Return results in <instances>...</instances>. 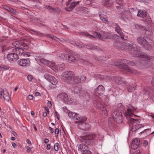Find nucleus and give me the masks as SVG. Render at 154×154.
Here are the masks:
<instances>
[{
    "mask_svg": "<svg viewBox=\"0 0 154 154\" xmlns=\"http://www.w3.org/2000/svg\"><path fill=\"white\" fill-rule=\"evenodd\" d=\"M121 44L123 47H121V48L125 50L128 49L133 56L139 57L142 60H148L146 65V68H151L152 66V62L154 61V57L148 55L144 53L140 52L136 45H132L125 43Z\"/></svg>",
    "mask_w": 154,
    "mask_h": 154,
    "instance_id": "f257e3e1",
    "label": "nucleus"
},
{
    "mask_svg": "<svg viewBox=\"0 0 154 154\" xmlns=\"http://www.w3.org/2000/svg\"><path fill=\"white\" fill-rule=\"evenodd\" d=\"M137 112V108L131 106L127 109L125 114V116L126 117H128V118H127V119L128 123L129 126L132 125V131H135L141 127L140 125L135 124L137 122L136 120L130 117L133 116H136L134 114Z\"/></svg>",
    "mask_w": 154,
    "mask_h": 154,
    "instance_id": "f03ea898",
    "label": "nucleus"
},
{
    "mask_svg": "<svg viewBox=\"0 0 154 154\" xmlns=\"http://www.w3.org/2000/svg\"><path fill=\"white\" fill-rule=\"evenodd\" d=\"M45 55L43 54H37L35 56V59L37 61H40L42 63L45 65L53 69H55L58 70H62L65 68V64L63 63L56 66L55 63L53 62H50L44 59Z\"/></svg>",
    "mask_w": 154,
    "mask_h": 154,
    "instance_id": "7ed1b4c3",
    "label": "nucleus"
},
{
    "mask_svg": "<svg viewBox=\"0 0 154 154\" xmlns=\"http://www.w3.org/2000/svg\"><path fill=\"white\" fill-rule=\"evenodd\" d=\"M100 137L99 134H96L94 133L87 132L85 133L83 135L79 137V139L81 142L89 145V144H93L94 140L96 139L100 140L101 137Z\"/></svg>",
    "mask_w": 154,
    "mask_h": 154,
    "instance_id": "20e7f679",
    "label": "nucleus"
},
{
    "mask_svg": "<svg viewBox=\"0 0 154 154\" xmlns=\"http://www.w3.org/2000/svg\"><path fill=\"white\" fill-rule=\"evenodd\" d=\"M135 65V63L133 61L128 60H123L120 61L119 62L116 63V68H119L122 69L127 72H130L133 74H138L139 72L134 70H132L128 66H133Z\"/></svg>",
    "mask_w": 154,
    "mask_h": 154,
    "instance_id": "39448f33",
    "label": "nucleus"
},
{
    "mask_svg": "<svg viewBox=\"0 0 154 154\" xmlns=\"http://www.w3.org/2000/svg\"><path fill=\"white\" fill-rule=\"evenodd\" d=\"M94 35L96 38L101 40L103 39L104 38L108 39L111 38H113L114 36L111 33L100 30L95 31L94 33Z\"/></svg>",
    "mask_w": 154,
    "mask_h": 154,
    "instance_id": "423d86ee",
    "label": "nucleus"
},
{
    "mask_svg": "<svg viewBox=\"0 0 154 154\" xmlns=\"http://www.w3.org/2000/svg\"><path fill=\"white\" fill-rule=\"evenodd\" d=\"M58 99L64 101L65 103L68 104H71L73 102V99L68 97L67 94L65 93H61L58 94L57 96Z\"/></svg>",
    "mask_w": 154,
    "mask_h": 154,
    "instance_id": "0eeeda50",
    "label": "nucleus"
},
{
    "mask_svg": "<svg viewBox=\"0 0 154 154\" xmlns=\"http://www.w3.org/2000/svg\"><path fill=\"white\" fill-rule=\"evenodd\" d=\"M75 78L74 75V73L71 71H67L63 72L61 75L62 79L64 81H68L71 80Z\"/></svg>",
    "mask_w": 154,
    "mask_h": 154,
    "instance_id": "6e6552de",
    "label": "nucleus"
},
{
    "mask_svg": "<svg viewBox=\"0 0 154 154\" xmlns=\"http://www.w3.org/2000/svg\"><path fill=\"white\" fill-rule=\"evenodd\" d=\"M138 43L142 45L146 49L149 50L151 48L152 46L146 41L144 38L140 37L137 38Z\"/></svg>",
    "mask_w": 154,
    "mask_h": 154,
    "instance_id": "1a4fd4ad",
    "label": "nucleus"
},
{
    "mask_svg": "<svg viewBox=\"0 0 154 154\" xmlns=\"http://www.w3.org/2000/svg\"><path fill=\"white\" fill-rule=\"evenodd\" d=\"M8 60L11 63H13L15 62L18 59L19 57L18 54L15 52L10 53L7 56Z\"/></svg>",
    "mask_w": 154,
    "mask_h": 154,
    "instance_id": "9d476101",
    "label": "nucleus"
},
{
    "mask_svg": "<svg viewBox=\"0 0 154 154\" xmlns=\"http://www.w3.org/2000/svg\"><path fill=\"white\" fill-rule=\"evenodd\" d=\"M2 97L4 100L9 102H11L10 97L8 92L7 91L3 90L2 89H0V98Z\"/></svg>",
    "mask_w": 154,
    "mask_h": 154,
    "instance_id": "9b49d317",
    "label": "nucleus"
},
{
    "mask_svg": "<svg viewBox=\"0 0 154 154\" xmlns=\"http://www.w3.org/2000/svg\"><path fill=\"white\" fill-rule=\"evenodd\" d=\"M87 118L85 116L81 117L80 119L79 120V121L76 122L77 123H78V128L83 130H85L84 126L86 125L85 123L87 120Z\"/></svg>",
    "mask_w": 154,
    "mask_h": 154,
    "instance_id": "f8f14e48",
    "label": "nucleus"
},
{
    "mask_svg": "<svg viewBox=\"0 0 154 154\" xmlns=\"http://www.w3.org/2000/svg\"><path fill=\"white\" fill-rule=\"evenodd\" d=\"M44 76L46 79L48 81L53 85H55L58 83V81L55 78L50 75L46 74Z\"/></svg>",
    "mask_w": 154,
    "mask_h": 154,
    "instance_id": "ddd939ff",
    "label": "nucleus"
},
{
    "mask_svg": "<svg viewBox=\"0 0 154 154\" xmlns=\"http://www.w3.org/2000/svg\"><path fill=\"white\" fill-rule=\"evenodd\" d=\"M99 15L102 21L105 23H108V21L106 16V13L103 11H101L99 13Z\"/></svg>",
    "mask_w": 154,
    "mask_h": 154,
    "instance_id": "4468645a",
    "label": "nucleus"
},
{
    "mask_svg": "<svg viewBox=\"0 0 154 154\" xmlns=\"http://www.w3.org/2000/svg\"><path fill=\"white\" fill-rule=\"evenodd\" d=\"M30 61L29 59H22L18 61V64L20 66H25L30 65Z\"/></svg>",
    "mask_w": 154,
    "mask_h": 154,
    "instance_id": "2eb2a0df",
    "label": "nucleus"
},
{
    "mask_svg": "<svg viewBox=\"0 0 154 154\" xmlns=\"http://www.w3.org/2000/svg\"><path fill=\"white\" fill-rule=\"evenodd\" d=\"M116 32H117V33L119 34V35H116V38H117L119 39L117 37L119 38L121 40L125 39V38L124 37V35L123 33L122 32L120 28L119 27L118 25L116 24Z\"/></svg>",
    "mask_w": 154,
    "mask_h": 154,
    "instance_id": "dca6fc26",
    "label": "nucleus"
},
{
    "mask_svg": "<svg viewBox=\"0 0 154 154\" xmlns=\"http://www.w3.org/2000/svg\"><path fill=\"white\" fill-rule=\"evenodd\" d=\"M68 116L70 118L76 120L80 119L81 118L78 114L74 112L69 111L68 113Z\"/></svg>",
    "mask_w": 154,
    "mask_h": 154,
    "instance_id": "f3484780",
    "label": "nucleus"
},
{
    "mask_svg": "<svg viewBox=\"0 0 154 154\" xmlns=\"http://www.w3.org/2000/svg\"><path fill=\"white\" fill-rule=\"evenodd\" d=\"M140 143L139 139L136 138L134 139L131 145V148L133 149H137L139 146Z\"/></svg>",
    "mask_w": 154,
    "mask_h": 154,
    "instance_id": "a211bd4d",
    "label": "nucleus"
},
{
    "mask_svg": "<svg viewBox=\"0 0 154 154\" xmlns=\"http://www.w3.org/2000/svg\"><path fill=\"white\" fill-rule=\"evenodd\" d=\"M144 21L145 23L149 24V27L148 28V29H145V28H144V30L146 31H149L150 30H152L151 29L152 28V23L150 17L149 16H146V17L144 20Z\"/></svg>",
    "mask_w": 154,
    "mask_h": 154,
    "instance_id": "6ab92c4d",
    "label": "nucleus"
},
{
    "mask_svg": "<svg viewBox=\"0 0 154 154\" xmlns=\"http://www.w3.org/2000/svg\"><path fill=\"white\" fill-rule=\"evenodd\" d=\"M100 109L102 110L103 116L104 117H106L107 116V112L105 108L104 107L103 105L101 103H98L96 105Z\"/></svg>",
    "mask_w": 154,
    "mask_h": 154,
    "instance_id": "aec40b11",
    "label": "nucleus"
},
{
    "mask_svg": "<svg viewBox=\"0 0 154 154\" xmlns=\"http://www.w3.org/2000/svg\"><path fill=\"white\" fill-rule=\"evenodd\" d=\"M143 92L144 94L149 96L150 94H152L154 92V91L149 87H145L144 88Z\"/></svg>",
    "mask_w": 154,
    "mask_h": 154,
    "instance_id": "412c9836",
    "label": "nucleus"
},
{
    "mask_svg": "<svg viewBox=\"0 0 154 154\" xmlns=\"http://www.w3.org/2000/svg\"><path fill=\"white\" fill-rule=\"evenodd\" d=\"M12 51L13 52H15L17 54H19L20 55H23L25 52L24 49L20 47L17 49L13 48Z\"/></svg>",
    "mask_w": 154,
    "mask_h": 154,
    "instance_id": "4be33fe9",
    "label": "nucleus"
},
{
    "mask_svg": "<svg viewBox=\"0 0 154 154\" xmlns=\"http://www.w3.org/2000/svg\"><path fill=\"white\" fill-rule=\"evenodd\" d=\"M79 3V2H73L71 3L70 6L68 7H66L65 9L66 10L68 11H71L72 9Z\"/></svg>",
    "mask_w": 154,
    "mask_h": 154,
    "instance_id": "5701e85b",
    "label": "nucleus"
},
{
    "mask_svg": "<svg viewBox=\"0 0 154 154\" xmlns=\"http://www.w3.org/2000/svg\"><path fill=\"white\" fill-rule=\"evenodd\" d=\"M137 16L141 17L144 18L147 16V13L144 10H140L138 11Z\"/></svg>",
    "mask_w": 154,
    "mask_h": 154,
    "instance_id": "b1692460",
    "label": "nucleus"
},
{
    "mask_svg": "<svg viewBox=\"0 0 154 154\" xmlns=\"http://www.w3.org/2000/svg\"><path fill=\"white\" fill-rule=\"evenodd\" d=\"M104 89L105 88L102 85H100L95 89V93L98 94H100L104 91Z\"/></svg>",
    "mask_w": 154,
    "mask_h": 154,
    "instance_id": "393cba45",
    "label": "nucleus"
},
{
    "mask_svg": "<svg viewBox=\"0 0 154 154\" xmlns=\"http://www.w3.org/2000/svg\"><path fill=\"white\" fill-rule=\"evenodd\" d=\"M86 79V77L84 75L81 76L79 78L77 76L75 77V78L74 79V81L75 83H78L81 80L84 81Z\"/></svg>",
    "mask_w": 154,
    "mask_h": 154,
    "instance_id": "a878e982",
    "label": "nucleus"
},
{
    "mask_svg": "<svg viewBox=\"0 0 154 154\" xmlns=\"http://www.w3.org/2000/svg\"><path fill=\"white\" fill-rule=\"evenodd\" d=\"M87 146V145L84 144L82 143L79 145L78 147V150L82 152H83V151H85L86 149Z\"/></svg>",
    "mask_w": 154,
    "mask_h": 154,
    "instance_id": "bb28decb",
    "label": "nucleus"
},
{
    "mask_svg": "<svg viewBox=\"0 0 154 154\" xmlns=\"http://www.w3.org/2000/svg\"><path fill=\"white\" fill-rule=\"evenodd\" d=\"M118 113H119L118 116L117 118H116V119H117L118 122L116 121V122H118V123H122V112H117V113H116V115H118Z\"/></svg>",
    "mask_w": 154,
    "mask_h": 154,
    "instance_id": "cd10ccee",
    "label": "nucleus"
},
{
    "mask_svg": "<svg viewBox=\"0 0 154 154\" xmlns=\"http://www.w3.org/2000/svg\"><path fill=\"white\" fill-rule=\"evenodd\" d=\"M26 30L27 31L32 33V34H35L36 35H38L39 36H41L43 35L42 33L36 31H34L32 30H31L28 28L26 29Z\"/></svg>",
    "mask_w": 154,
    "mask_h": 154,
    "instance_id": "c85d7f7f",
    "label": "nucleus"
},
{
    "mask_svg": "<svg viewBox=\"0 0 154 154\" xmlns=\"http://www.w3.org/2000/svg\"><path fill=\"white\" fill-rule=\"evenodd\" d=\"M12 39H11L10 37H2L0 38V42L4 41L6 43L11 42L10 41H11Z\"/></svg>",
    "mask_w": 154,
    "mask_h": 154,
    "instance_id": "c756f323",
    "label": "nucleus"
},
{
    "mask_svg": "<svg viewBox=\"0 0 154 154\" xmlns=\"http://www.w3.org/2000/svg\"><path fill=\"white\" fill-rule=\"evenodd\" d=\"M71 53L72 55L69 56V60L71 62L74 61L75 60V58L73 56H78V55L75 53L73 52H71Z\"/></svg>",
    "mask_w": 154,
    "mask_h": 154,
    "instance_id": "7c9ffc66",
    "label": "nucleus"
},
{
    "mask_svg": "<svg viewBox=\"0 0 154 154\" xmlns=\"http://www.w3.org/2000/svg\"><path fill=\"white\" fill-rule=\"evenodd\" d=\"M13 46L15 47L16 49H17L20 47L21 41H15L12 43Z\"/></svg>",
    "mask_w": 154,
    "mask_h": 154,
    "instance_id": "2f4dec72",
    "label": "nucleus"
},
{
    "mask_svg": "<svg viewBox=\"0 0 154 154\" xmlns=\"http://www.w3.org/2000/svg\"><path fill=\"white\" fill-rule=\"evenodd\" d=\"M136 89L135 86L133 84H130L128 85V90L130 92L134 91Z\"/></svg>",
    "mask_w": 154,
    "mask_h": 154,
    "instance_id": "473e14b6",
    "label": "nucleus"
},
{
    "mask_svg": "<svg viewBox=\"0 0 154 154\" xmlns=\"http://www.w3.org/2000/svg\"><path fill=\"white\" fill-rule=\"evenodd\" d=\"M59 56L62 59L68 60H69V55L68 54H60Z\"/></svg>",
    "mask_w": 154,
    "mask_h": 154,
    "instance_id": "72a5a7b5",
    "label": "nucleus"
},
{
    "mask_svg": "<svg viewBox=\"0 0 154 154\" xmlns=\"http://www.w3.org/2000/svg\"><path fill=\"white\" fill-rule=\"evenodd\" d=\"M9 68V67L8 66L4 65H2L0 66V71H4L8 70Z\"/></svg>",
    "mask_w": 154,
    "mask_h": 154,
    "instance_id": "f704fd0d",
    "label": "nucleus"
},
{
    "mask_svg": "<svg viewBox=\"0 0 154 154\" xmlns=\"http://www.w3.org/2000/svg\"><path fill=\"white\" fill-rule=\"evenodd\" d=\"M86 47L88 49H97V46L94 45H92L91 44H89L86 46Z\"/></svg>",
    "mask_w": 154,
    "mask_h": 154,
    "instance_id": "c9c22d12",
    "label": "nucleus"
},
{
    "mask_svg": "<svg viewBox=\"0 0 154 154\" xmlns=\"http://www.w3.org/2000/svg\"><path fill=\"white\" fill-rule=\"evenodd\" d=\"M109 56L107 57V58H106V57L104 58H103V57H94L95 59L96 60H98V61H100L102 60H107L109 58Z\"/></svg>",
    "mask_w": 154,
    "mask_h": 154,
    "instance_id": "e433bc0d",
    "label": "nucleus"
},
{
    "mask_svg": "<svg viewBox=\"0 0 154 154\" xmlns=\"http://www.w3.org/2000/svg\"><path fill=\"white\" fill-rule=\"evenodd\" d=\"M45 111L43 113V116L44 117H46L48 114L49 113V110L48 108L45 107Z\"/></svg>",
    "mask_w": 154,
    "mask_h": 154,
    "instance_id": "4c0bfd02",
    "label": "nucleus"
},
{
    "mask_svg": "<svg viewBox=\"0 0 154 154\" xmlns=\"http://www.w3.org/2000/svg\"><path fill=\"white\" fill-rule=\"evenodd\" d=\"M20 47L22 48L23 49H26L28 48V46L26 43L21 41Z\"/></svg>",
    "mask_w": 154,
    "mask_h": 154,
    "instance_id": "58836bf2",
    "label": "nucleus"
},
{
    "mask_svg": "<svg viewBox=\"0 0 154 154\" xmlns=\"http://www.w3.org/2000/svg\"><path fill=\"white\" fill-rule=\"evenodd\" d=\"M81 35H82L84 36H88L90 38H94V36L90 35L89 33L87 32H81Z\"/></svg>",
    "mask_w": 154,
    "mask_h": 154,
    "instance_id": "ea45409f",
    "label": "nucleus"
},
{
    "mask_svg": "<svg viewBox=\"0 0 154 154\" xmlns=\"http://www.w3.org/2000/svg\"><path fill=\"white\" fill-rule=\"evenodd\" d=\"M81 90V88L75 86L74 88V91L75 93H79Z\"/></svg>",
    "mask_w": 154,
    "mask_h": 154,
    "instance_id": "a19ab883",
    "label": "nucleus"
},
{
    "mask_svg": "<svg viewBox=\"0 0 154 154\" xmlns=\"http://www.w3.org/2000/svg\"><path fill=\"white\" fill-rule=\"evenodd\" d=\"M80 96L83 97L86 96L87 94V91L86 90L81 91L80 92Z\"/></svg>",
    "mask_w": 154,
    "mask_h": 154,
    "instance_id": "79ce46f5",
    "label": "nucleus"
},
{
    "mask_svg": "<svg viewBox=\"0 0 154 154\" xmlns=\"http://www.w3.org/2000/svg\"><path fill=\"white\" fill-rule=\"evenodd\" d=\"M45 8L48 9H49L51 11H54V9L52 7L49 5H46L45 6Z\"/></svg>",
    "mask_w": 154,
    "mask_h": 154,
    "instance_id": "37998d69",
    "label": "nucleus"
},
{
    "mask_svg": "<svg viewBox=\"0 0 154 154\" xmlns=\"http://www.w3.org/2000/svg\"><path fill=\"white\" fill-rule=\"evenodd\" d=\"M82 154H92V153L90 150L86 149L85 151H83Z\"/></svg>",
    "mask_w": 154,
    "mask_h": 154,
    "instance_id": "c03bdc74",
    "label": "nucleus"
},
{
    "mask_svg": "<svg viewBox=\"0 0 154 154\" xmlns=\"http://www.w3.org/2000/svg\"><path fill=\"white\" fill-rule=\"evenodd\" d=\"M75 45L78 47L79 48H82L84 46L83 43L81 42H77L75 44Z\"/></svg>",
    "mask_w": 154,
    "mask_h": 154,
    "instance_id": "a18cd8bd",
    "label": "nucleus"
},
{
    "mask_svg": "<svg viewBox=\"0 0 154 154\" xmlns=\"http://www.w3.org/2000/svg\"><path fill=\"white\" fill-rule=\"evenodd\" d=\"M59 143H56L54 145V149L56 151H58L59 150Z\"/></svg>",
    "mask_w": 154,
    "mask_h": 154,
    "instance_id": "49530a36",
    "label": "nucleus"
},
{
    "mask_svg": "<svg viewBox=\"0 0 154 154\" xmlns=\"http://www.w3.org/2000/svg\"><path fill=\"white\" fill-rule=\"evenodd\" d=\"M8 8L7 9V10H8L9 12H10L13 13H15V11L14 9L10 7H8Z\"/></svg>",
    "mask_w": 154,
    "mask_h": 154,
    "instance_id": "de8ad7c7",
    "label": "nucleus"
},
{
    "mask_svg": "<svg viewBox=\"0 0 154 154\" xmlns=\"http://www.w3.org/2000/svg\"><path fill=\"white\" fill-rule=\"evenodd\" d=\"M80 62L82 63H83L84 64H88V62L86 61H85V60H83V59H81L80 60Z\"/></svg>",
    "mask_w": 154,
    "mask_h": 154,
    "instance_id": "09e8293b",
    "label": "nucleus"
},
{
    "mask_svg": "<svg viewBox=\"0 0 154 154\" xmlns=\"http://www.w3.org/2000/svg\"><path fill=\"white\" fill-rule=\"evenodd\" d=\"M33 79V77L32 75H29L27 76V79L29 81H31Z\"/></svg>",
    "mask_w": 154,
    "mask_h": 154,
    "instance_id": "8fccbe9b",
    "label": "nucleus"
},
{
    "mask_svg": "<svg viewBox=\"0 0 154 154\" xmlns=\"http://www.w3.org/2000/svg\"><path fill=\"white\" fill-rule=\"evenodd\" d=\"M118 79H119L118 80V83L119 84H122V82L123 81V79H122V78H118Z\"/></svg>",
    "mask_w": 154,
    "mask_h": 154,
    "instance_id": "3c124183",
    "label": "nucleus"
},
{
    "mask_svg": "<svg viewBox=\"0 0 154 154\" xmlns=\"http://www.w3.org/2000/svg\"><path fill=\"white\" fill-rule=\"evenodd\" d=\"M26 149L27 150V152H31L32 149L29 146H26Z\"/></svg>",
    "mask_w": 154,
    "mask_h": 154,
    "instance_id": "603ef678",
    "label": "nucleus"
},
{
    "mask_svg": "<svg viewBox=\"0 0 154 154\" xmlns=\"http://www.w3.org/2000/svg\"><path fill=\"white\" fill-rule=\"evenodd\" d=\"M59 132V130L58 128H57L55 129V134H58Z\"/></svg>",
    "mask_w": 154,
    "mask_h": 154,
    "instance_id": "864d4df0",
    "label": "nucleus"
},
{
    "mask_svg": "<svg viewBox=\"0 0 154 154\" xmlns=\"http://www.w3.org/2000/svg\"><path fill=\"white\" fill-rule=\"evenodd\" d=\"M48 130L51 133H53L54 132L53 128H52L50 127H49L48 128Z\"/></svg>",
    "mask_w": 154,
    "mask_h": 154,
    "instance_id": "5fc2aeb1",
    "label": "nucleus"
},
{
    "mask_svg": "<svg viewBox=\"0 0 154 154\" xmlns=\"http://www.w3.org/2000/svg\"><path fill=\"white\" fill-rule=\"evenodd\" d=\"M33 96L32 95H29L28 96V98L30 100H32L33 99Z\"/></svg>",
    "mask_w": 154,
    "mask_h": 154,
    "instance_id": "6e6d98bb",
    "label": "nucleus"
},
{
    "mask_svg": "<svg viewBox=\"0 0 154 154\" xmlns=\"http://www.w3.org/2000/svg\"><path fill=\"white\" fill-rule=\"evenodd\" d=\"M117 0H116V2L119 5H121L122 4V0H119V2H117Z\"/></svg>",
    "mask_w": 154,
    "mask_h": 154,
    "instance_id": "4d7b16f0",
    "label": "nucleus"
},
{
    "mask_svg": "<svg viewBox=\"0 0 154 154\" xmlns=\"http://www.w3.org/2000/svg\"><path fill=\"white\" fill-rule=\"evenodd\" d=\"M47 104L48 106L50 107H51V103L50 101H48Z\"/></svg>",
    "mask_w": 154,
    "mask_h": 154,
    "instance_id": "13d9d810",
    "label": "nucleus"
},
{
    "mask_svg": "<svg viewBox=\"0 0 154 154\" xmlns=\"http://www.w3.org/2000/svg\"><path fill=\"white\" fill-rule=\"evenodd\" d=\"M23 56H24L29 57L30 56V54L28 53L24 52Z\"/></svg>",
    "mask_w": 154,
    "mask_h": 154,
    "instance_id": "bf43d9fd",
    "label": "nucleus"
},
{
    "mask_svg": "<svg viewBox=\"0 0 154 154\" xmlns=\"http://www.w3.org/2000/svg\"><path fill=\"white\" fill-rule=\"evenodd\" d=\"M46 148L48 150H49L50 149L51 145L50 144H47V145Z\"/></svg>",
    "mask_w": 154,
    "mask_h": 154,
    "instance_id": "052dcab7",
    "label": "nucleus"
},
{
    "mask_svg": "<svg viewBox=\"0 0 154 154\" xmlns=\"http://www.w3.org/2000/svg\"><path fill=\"white\" fill-rule=\"evenodd\" d=\"M54 115H55V116L57 117V119H59L58 116V113H57V112L56 111H55L54 112Z\"/></svg>",
    "mask_w": 154,
    "mask_h": 154,
    "instance_id": "680f3d73",
    "label": "nucleus"
},
{
    "mask_svg": "<svg viewBox=\"0 0 154 154\" xmlns=\"http://www.w3.org/2000/svg\"><path fill=\"white\" fill-rule=\"evenodd\" d=\"M151 83L152 85L154 87V78H153L152 79Z\"/></svg>",
    "mask_w": 154,
    "mask_h": 154,
    "instance_id": "e2e57ef3",
    "label": "nucleus"
},
{
    "mask_svg": "<svg viewBox=\"0 0 154 154\" xmlns=\"http://www.w3.org/2000/svg\"><path fill=\"white\" fill-rule=\"evenodd\" d=\"M133 154H141V153L140 151H136L134 152Z\"/></svg>",
    "mask_w": 154,
    "mask_h": 154,
    "instance_id": "0e129e2a",
    "label": "nucleus"
},
{
    "mask_svg": "<svg viewBox=\"0 0 154 154\" xmlns=\"http://www.w3.org/2000/svg\"><path fill=\"white\" fill-rule=\"evenodd\" d=\"M26 142L27 143L29 144H31V141L29 139H27Z\"/></svg>",
    "mask_w": 154,
    "mask_h": 154,
    "instance_id": "69168bd1",
    "label": "nucleus"
},
{
    "mask_svg": "<svg viewBox=\"0 0 154 154\" xmlns=\"http://www.w3.org/2000/svg\"><path fill=\"white\" fill-rule=\"evenodd\" d=\"M12 145L14 148H16L17 146L16 144L14 143H12Z\"/></svg>",
    "mask_w": 154,
    "mask_h": 154,
    "instance_id": "338daca9",
    "label": "nucleus"
},
{
    "mask_svg": "<svg viewBox=\"0 0 154 154\" xmlns=\"http://www.w3.org/2000/svg\"><path fill=\"white\" fill-rule=\"evenodd\" d=\"M44 142L45 143H47L49 142V140L47 138L45 139L44 140Z\"/></svg>",
    "mask_w": 154,
    "mask_h": 154,
    "instance_id": "774afa93",
    "label": "nucleus"
}]
</instances>
